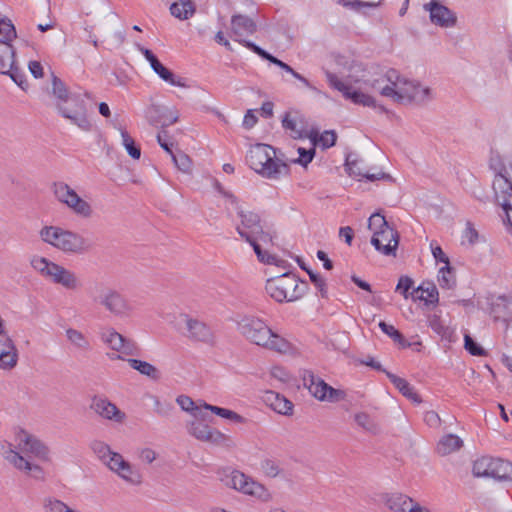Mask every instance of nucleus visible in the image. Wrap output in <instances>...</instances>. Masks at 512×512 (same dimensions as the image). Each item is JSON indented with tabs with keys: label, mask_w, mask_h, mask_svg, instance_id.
Returning a JSON list of instances; mask_svg holds the SVG:
<instances>
[{
	"label": "nucleus",
	"mask_w": 512,
	"mask_h": 512,
	"mask_svg": "<svg viewBox=\"0 0 512 512\" xmlns=\"http://www.w3.org/2000/svg\"><path fill=\"white\" fill-rule=\"evenodd\" d=\"M52 94L57 98L56 109L62 117L70 120L82 131L88 132L92 129L82 96L71 93L65 83L54 73H52Z\"/></svg>",
	"instance_id": "obj_1"
},
{
	"label": "nucleus",
	"mask_w": 512,
	"mask_h": 512,
	"mask_svg": "<svg viewBox=\"0 0 512 512\" xmlns=\"http://www.w3.org/2000/svg\"><path fill=\"white\" fill-rule=\"evenodd\" d=\"M237 215L240 218V224L236 226V231L240 237L252 246L260 262L274 263L275 257L262 250L259 244V242L269 244L273 240L272 233L264 229L260 216L256 212L244 210L241 207H237Z\"/></svg>",
	"instance_id": "obj_2"
},
{
	"label": "nucleus",
	"mask_w": 512,
	"mask_h": 512,
	"mask_svg": "<svg viewBox=\"0 0 512 512\" xmlns=\"http://www.w3.org/2000/svg\"><path fill=\"white\" fill-rule=\"evenodd\" d=\"M246 161L251 169L268 179H279L290 172L289 165L279 159L276 150L268 144L258 143L252 146L246 155Z\"/></svg>",
	"instance_id": "obj_3"
},
{
	"label": "nucleus",
	"mask_w": 512,
	"mask_h": 512,
	"mask_svg": "<svg viewBox=\"0 0 512 512\" xmlns=\"http://www.w3.org/2000/svg\"><path fill=\"white\" fill-rule=\"evenodd\" d=\"M91 302L116 318L129 317L133 307L129 300L117 289L103 282H95L87 289Z\"/></svg>",
	"instance_id": "obj_4"
},
{
	"label": "nucleus",
	"mask_w": 512,
	"mask_h": 512,
	"mask_svg": "<svg viewBox=\"0 0 512 512\" xmlns=\"http://www.w3.org/2000/svg\"><path fill=\"white\" fill-rule=\"evenodd\" d=\"M39 236L43 242L66 254L81 255L91 249V243L83 235L60 226H44Z\"/></svg>",
	"instance_id": "obj_5"
},
{
	"label": "nucleus",
	"mask_w": 512,
	"mask_h": 512,
	"mask_svg": "<svg viewBox=\"0 0 512 512\" xmlns=\"http://www.w3.org/2000/svg\"><path fill=\"white\" fill-rule=\"evenodd\" d=\"M265 290L277 302H294L304 296L308 283L292 273H284L267 280Z\"/></svg>",
	"instance_id": "obj_6"
},
{
	"label": "nucleus",
	"mask_w": 512,
	"mask_h": 512,
	"mask_svg": "<svg viewBox=\"0 0 512 512\" xmlns=\"http://www.w3.org/2000/svg\"><path fill=\"white\" fill-rule=\"evenodd\" d=\"M101 342L111 352L107 357L114 360H126L127 356H137L140 354L138 344L131 338H127L116 331L113 327H105L99 332Z\"/></svg>",
	"instance_id": "obj_7"
},
{
	"label": "nucleus",
	"mask_w": 512,
	"mask_h": 512,
	"mask_svg": "<svg viewBox=\"0 0 512 512\" xmlns=\"http://www.w3.org/2000/svg\"><path fill=\"white\" fill-rule=\"evenodd\" d=\"M188 433L197 440L213 446L232 449L236 442L230 435L210 427L208 424L196 419L186 425Z\"/></svg>",
	"instance_id": "obj_8"
},
{
	"label": "nucleus",
	"mask_w": 512,
	"mask_h": 512,
	"mask_svg": "<svg viewBox=\"0 0 512 512\" xmlns=\"http://www.w3.org/2000/svg\"><path fill=\"white\" fill-rule=\"evenodd\" d=\"M224 482L226 486L243 494L256 497L263 502H268L272 499L270 491L262 483L255 481L252 477L238 470H233L227 475Z\"/></svg>",
	"instance_id": "obj_9"
},
{
	"label": "nucleus",
	"mask_w": 512,
	"mask_h": 512,
	"mask_svg": "<svg viewBox=\"0 0 512 512\" xmlns=\"http://www.w3.org/2000/svg\"><path fill=\"white\" fill-rule=\"evenodd\" d=\"M237 330L250 343L262 347L267 343L271 328L254 315H244L237 322Z\"/></svg>",
	"instance_id": "obj_10"
},
{
	"label": "nucleus",
	"mask_w": 512,
	"mask_h": 512,
	"mask_svg": "<svg viewBox=\"0 0 512 512\" xmlns=\"http://www.w3.org/2000/svg\"><path fill=\"white\" fill-rule=\"evenodd\" d=\"M178 325L181 334L193 342L213 344L215 341V335L211 327L188 314L180 315Z\"/></svg>",
	"instance_id": "obj_11"
},
{
	"label": "nucleus",
	"mask_w": 512,
	"mask_h": 512,
	"mask_svg": "<svg viewBox=\"0 0 512 512\" xmlns=\"http://www.w3.org/2000/svg\"><path fill=\"white\" fill-rule=\"evenodd\" d=\"M304 386L309 392L320 401L338 402L345 397L342 390H338L328 385L322 378L315 375L311 370H304L302 373Z\"/></svg>",
	"instance_id": "obj_12"
},
{
	"label": "nucleus",
	"mask_w": 512,
	"mask_h": 512,
	"mask_svg": "<svg viewBox=\"0 0 512 512\" xmlns=\"http://www.w3.org/2000/svg\"><path fill=\"white\" fill-rule=\"evenodd\" d=\"M18 449L24 454H30L41 462H50L51 453L49 447L38 437L25 429L19 428L15 433Z\"/></svg>",
	"instance_id": "obj_13"
},
{
	"label": "nucleus",
	"mask_w": 512,
	"mask_h": 512,
	"mask_svg": "<svg viewBox=\"0 0 512 512\" xmlns=\"http://www.w3.org/2000/svg\"><path fill=\"white\" fill-rule=\"evenodd\" d=\"M431 99V90L428 87H422L418 83L409 81L399 75L396 84L394 101L397 103L416 102L424 103Z\"/></svg>",
	"instance_id": "obj_14"
},
{
	"label": "nucleus",
	"mask_w": 512,
	"mask_h": 512,
	"mask_svg": "<svg viewBox=\"0 0 512 512\" xmlns=\"http://www.w3.org/2000/svg\"><path fill=\"white\" fill-rule=\"evenodd\" d=\"M2 456L9 464L19 471L25 472L37 480L44 479V471L38 464L31 462L25 456L15 450L11 443L2 445Z\"/></svg>",
	"instance_id": "obj_15"
},
{
	"label": "nucleus",
	"mask_w": 512,
	"mask_h": 512,
	"mask_svg": "<svg viewBox=\"0 0 512 512\" xmlns=\"http://www.w3.org/2000/svg\"><path fill=\"white\" fill-rule=\"evenodd\" d=\"M329 84L343 94L346 99L351 100L354 104L367 107H375V99L365 93L361 87L355 88L350 84L341 81L335 74L327 73Z\"/></svg>",
	"instance_id": "obj_16"
},
{
	"label": "nucleus",
	"mask_w": 512,
	"mask_h": 512,
	"mask_svg": "<svg viewBox=\"0 0 512 512\" xmlns=\"http://www.w3.org/2000/svg\"><path fill=\"white\" fill-rule=\"evenodd\" d=\"M381 500L391 512H431L413 498L402 493H385L381 496Z\"/></svg>",
	"instance_id": "obj_17"
},
{
	"label": "nucleus",
	"mask_w": 512,
	"mask_h": 512,
	"mask_svg": "<svg viewBox=\"0 0 512 512\" xmlns=\"http://www.w3.org/2000/svg\"><path fill=\"white\" fill-rule=\"evenodd\" d=\"M493 190L496 200L502 205L505 211L512 208V161L508 163L506 173L495 175Z\"/></svg>",
	"instance_id": "obj_18"
},
{
	"label": "nucleus",
	"mask_w": 512,
	"mask_h": 512,
	"mask_svg": "<svg viewBox=\"0 0 512 512\" xmlns=\"http://www.w3.org/2000/svg\"><path fill=\"white\" fill-rule=\"evenodd\" d=\"M145 117L149 124L160 126L162 130L176 123L179 119L178 111L173 107L158 104H150L145 110Z\"/></svg>",
	"instance_id": "obj_19"
},
{
	"label": "nucleus",
	"mask_w": 512,
	"mask_h": 512,
	"mask_svg": "<svg viewBox=\"0 0 512 512\" xmlns=\"http://www.w3.org/2000/svg\"><path fill=\"white\" fill-rule=\"evenodd\" d=\"M371 244L380 253L387 256H395L399 245L398 232L391 226L386 227L385 230H380L372 235Z\"/></svg>",
	"instance_id": "obj_20"
},
{
	"label": "nucleus",
	"mask_w": 512,
	"mask_h": 512,
	"mask_svg": "<svg viewBox=\"0 0 512 512\" xmlns=\"http://www.w3.org/2000/svg\"><path fill=\"white\" fill-rule=\"evenodd\" d=\"M19 360L18 349L12 338L5 331H0V369L13 370Z\"/></svg>",
	"instance_id": "obj_21"
},
{
	"label": "nucleus",
	"mask_w": 512,
	"mask_h": 512,
	"mask_svg": "<svg viewBox=\"0 0 512 512\" xmlns=\"http://www.w3.org/2000/svg\"><path fill=\"white\" fill-rule=\"evenodd\" d=\"M398 78V71L395 69H389L385 74L378 78L366 81L364 84L373 90L378 91L382 96L394 99Z\"/></svg>",
	"instance_id": "obj_22"
},
{
	"label": "nucleus",
	"mask_w": 512,
	"mask_h": 512,
	"mask_svg": "<svg viewBox=\"0 0 512 512\" xmlns=\"http://www.w3.org/2000/svg\"><path fill=\"white\" fill-rule=\"evenodd\" d=\"M423 8L430 13V20L435 25L453 27L457 22L455 13L437 1L424 4Z\"/></svg>",
	"instance_id": "obj_23"
},
{
	"label": "nucleus",
	"mask_w": 512,
	"mask_h": 512,
	"mask_svg": "<svg viewBox=\"0 0 512 512\" xmlns=\"http://www.w3.org/2000/svg\"><path fill=\"white\" fill-rule=\"evenodd\" d=\"M241 44H243L245 47L253 51L255 54L260 56L261 58L268 60L270 63L275 64L276 66L280 67L281 69L285 70L286 72L290 73L293 77L301 81L306 87H311L309 81L303 77L301 74L296 72L291 66H289L287 63L281 61L280 59L276 58L275 56L271 55L255 43L247 40H238Z\"/></svg>",
	"instance_id": "obj_24"
},
{
	"label": "nucleus",
	"mask_w": 512,
	"mask_h": 512,
	"mask_svg": "<svg viewBox=\"0 0 512 512\" xmlns=\"http://www.w3.org/2000/svg\"><path fill=\"white\" fill-rule=\"evenodd\" d=\"M91 408L101 417L117 423H122L126 418L125 413L106 398L95 397L92 401Z\"/></svg>",
	"instance_id": "obj_25"
},
{
	"label": "nucleus",
	"mask_w": 512,
	"mask_h": 512,
	"mask_svg": "<svg viewBox=\"0 0 512 512\" xmlns=\"http://www.w3.org/2000/svg\"><path fill=\"white\" fill-rule=\"evenodd\" d=\"M50 281L72 291L78 290L82 287V282L76 273L58 263L55 266V270L52 273Z\"/></svg>",
	"instance_id": "obj_26"
},
{
	"label": "nucleus",
	"mask_w": 512,
	"mask_h": 512,
	"mask_svg": "<svg viewBox=\"0 0 512 512\" xmlns=\"http://www.w3.org/2000/svg\"><path fill=\"white\" fill-rule=\"evenodd\" d=\"M351 155H349L347 158H346V163H345V167H346V171L348 172V174L350 176H353V177H359L360 179L364 178V179H367L369 181H375V180H380V179H385V178H390V176L382 171H379L377 173H368V172H364V169H363V162L361 160H357V159H351Z\"/></svg>",
	"instance_id": "obj_27"
},
{
	"label": "nucleus",
	"mask_w": 512,
	"mask_h": 512,
	"mask_svg": "<svg viewBox=\"0 0 512 512\" xmlns=\"http://www.w3.org/2000/svg\"><path fill=\"white\" fill-rule=\"evenodd\" d=\"M231 28L235 36L244 37L254 34L257 30V25L249 16L237 14L231 18Z\"/></svg>",
	"instance_id": "obj_28"
},
{
	"label": "nucleus",
	"mask_w": 512,
	"mask_h": 512,
	"mask_svg": "<svg viewBox=\"0 0 512 512\" xmlns=\"http://www.w3.org/2000/svg\"><path fill=\"white\" fill-rule=\"evenodd\" d=\"M411 296L414 301L421 300L424 301L426 305H435L439 301V293L437 287L434 283L430 282L422 283L411 293Z\"/></svg>",
	"instance_id": "obj_29"
},
{
	"label": "nucleus",
	"mask_w": 512,
	"mask_h": 512,
	"mask_svg": "<svg viewBox=\"0 0 512 512\" xmlns=\"http://www.w3.org/2000/svg\"><path fill=\"white\" fill-rule=\"evenodd\" d=\"M386 376L404 397L416 404H420L422 402L421 397L414 391V388L407 380L391 372H386Z\"/></svg>",
	"instance_id": "obj_30"
},
{
	"label": "nucleus",
	"mask_w": 512,
	"mask_h": 512,
	"mask_svg": "<svg viewBox=\"0 0 512 512\" xmlns=\"http://www.w3.org/2000/svg\"><path fill=\"white\" fill-rule=\"evenodd\" d=\"M282 126L290 132L294 139H302L306 136L305 125L300 117H292L291 113L286 112L282 118Z\"/></svg>",
	"instance_id": "obj_31"
},
{
	"label": "nucleus",
	"mask_w": 512,
	"mask_h": 512,
	"mask_svg": "<svg viewBox=\"0 0 512 512\" xmlns=\"http://www.w3.org/2000/svg\"><path fill=\"white\" fill-rule=\"evenodd\" d=\"M262 347L280 354H288L291 353L293 350L292 344L284 337L273 332L272 329L270 330L269 339L267 340V343H264Z\"/></svg>",
	"instance_id": "obj_32"
},
{
	"label": "nucleus",
	"mask_w": 512,
	"mask_h": 512,
	"mask_svg": "<svg viewBox=\"0 0 512 512\" xmlns=\"http://www.w3.org/2000/svg\"><path fill=\"white\" fill-rule=\"evenodd\" d=\"M267 400L270 401L271 408L279 414L291 415L293 412V403L283 395L275 392L267 393Z\"/></svg>",
	"instance_id": "obj_33"
},
{
	"label": "nucleus",
	"mask_w": 512,
	"mask_h": 512,
	"mask_svg": "<svg viewBox=\"0 0 512 512\" xmlns=\"http://www.w3.org/2000/svg\"><path fill=\"white\" fill-rule=\"evenodd\" d=\"M497 458L481 457L473 463V475L475 477H491L493 478L494 466L496 465Z\"/></svg>",
	"instance_id": "obj_34"
},
{
	"label": "nucleus",
	"mask_w": 512,
	"mask_h": 512,
	"mask_svg": "<svg viewBox=\"0 0 512 512\" xmlns=\"http://www.w3.org/2000/svg\"><path fill=\"white\" fill-rule=\"evenodd\" d=\"M195 11L196 7L192 0H178L170 6L171 14L180 20L189 19Z\"/></svg>",
	"instance_id": "obj_35"
},
{
	"label": "nucleus",
	"mask_w": 512,
	"mask_h": 512,
	"mask_svg": "<svg viewBox=\"0 0 512 512\" xmlns=\"http://www.w3.org/2000/svg\"><path fill=\"white\" fill-rule=\"evenodd\" d=\"M490 314L495 321L501 320L505 323H508L511 318V313L509 311V305L505 296H499L494 302H492Z\"/></svg>",
	"instance_id": "obj_36"
},
{
	"label": "nucleus",
	"mask_w": 512,
	"mask_h": 512,
	"mask_svg": "<svg viewBox=\"0 0 512 512\" xmlns=\"http://www.w3.org/2000/svg\"><path fill=\"white\" fill-rule=\"evenodd\" d=\"M126 361L132 369L138 371L141 375L152 380H158L160 378V372L154 365L135 358H127Z\"/></svg>",
	"instance_id": "obj_37"
},
{
	"label": "nucleus",
	"mask_w": 512,
	"mask_h": 512,
	"mask_svg": "<svg viewBox=\"0 0 512 512\" xmlns=\"http://www.w3.org/2000/svg\"><path fill=\"white\" fill-rule=\"evenodd\" d=\"M31 267L37 271L41 276L50 280L53 271L55 270V266L57 263L38 255H34L30 259Z\"/></svg>",
	"instance_id": "obj_38"
},
{
	"label": "nucleus",
	"mask_w": 512,
	"mask_h": 512,
	"mask_svg": "<svg viewBox=\"0 0 512 512\" xmlns=\"http://www.w3.org/2000/svg\"><path fill=\"white\" fill-rule=\"evenodd\" d=\"M67 207L76 215L82 218H90L93 214L91 205L82 199L76 192L70 199Z\"/></svg>",
	"instance_id": "obj_39"
},
{
	"label": "nucleus",
	"mask_w": 512,
	"mask_h": 512,
	"mask_svg": "<svg viewBox=\"0 0 512 512\" xmlns=\"http://www.w3.org/2000/svg\"><path fill=\"white\" fill-rule=\"evenodd\" d=\"M67 207L76 215L82 218H90L93 214L91 205L82 199L76 192L70 199Z\"/></svg>",
	"instance_id": "obj_40"
},
{
	"label": "nucleus",
	"mask_w": 512,
	"mask_h": 512,
	"mask_svg": "<svg viewBox=\"0 0 512 512\" xmlns=\"http://www.w3.org/2000/svg\"><path fill=\"white\" fill-rule=\"evenodd\" d=\"M463 446L462 439L455 434H448L441 438L437 450L441 455H448L459 450Z\"/></svg>",
	"instance_id": "obj_41"
},
{
	"label": "nucleus",
	"mask_w": 512,
	"mask_h": 512,
	"mask_svg": "<svg viewBox=\"0 0 512 512\" xmlns=\"http://www.w3.org/2000/svg\"><path fill=\"white\" fill-rule=\"evenodd\" d=\"M429 327L437 333L442 339L451 341L453 336V329L447 326L440 316L434 314L428 318Z\"/></svg>",
	"instance_id": "obj_42"
},
{
	"label": "nucleus",
	"mask_w": 512,
	"mask_h": 512,
	"mask_svg": "<svg viewBox=\"0 0 512 512\" xmlns=\"http://www.w3.org/2000/svg\"><path fill=\"white\" fill-rule=\"evenodd\" d=\"M203 408L211 411L212 413H214L215 415H217L219 417L228 419L234 423L242 424V423L246 422V419L243 416H241L240 414H238L232 410L226 409V408L214 406L211 404H207L205 402L203 403Z\"/></svg>",
	"instance_id": "obj_43"
},
{
	"label": "nucleus",
	"mask_w": 512,
	"mask_h": 512,
	"mask_svg": "<svg viewBox=\"0 0 512 512\" xmlns=\"http://www.w3.org/2000/svg\"><path fill=\"white\" fill-rule=\"evenodd\" d=\"M176 402L182 410L189 412L194 418L204 419V414L202 413L203 404L197 406L195 402L186 395L178 396Z\"/></svg>",
	"instance_id": "obj_44"
},
{
	"label": "nucleus",
	"mask_w": 512,
	"mask_h": 512,
	"mask_svg": "<svg viewBox=\"0 0 512 512\" xmlns=\"http://www.w3.org/2000/svg\"><path fill=\"white\" fill-rule=\"evenodd\" d=\"M493 478L500 481L512 482V463L507 460L497 458L494 466Z\"/></svg>",
	"instance_id": "obj_45"
},
{
	"label": "nucleus",
	"mask_w": 512,
	"mask_h": 512,
	"mask_svg": "<svg viewBox=\"0 0 512 512\" xmlns=\"http://www.w3.org/2000/svg\"><path fill=\"white\" fill-rule=\"evenodd\" d=\"M309 138L314 145L319 143L323 149H327L335 145L337 134L334 130H326L321 135H318L317 132H312Z\"/></svg>",
	"instance_id": "obj_46"
},
{
	"label": "nucleus",
	"mask_w": 512,
	"mask_h": 512,
	"mask_svg": "<svg viewBox=\"0 0 512 512\" xmlns=\"http://www.w3.org/2000/svg\"><path fill=\"white\" fill-rule=\"evenodd\" d=\"M118 477H120L123 481L133 486H139L142 484L143 481V477L140 471L133 465H131L129 462H127L124 470L121 471Z\"/></svg>",
	"instance_id": "obj_47"
},
{
	"label": "nucleus",
	"mask_w": 512,
	"mask_h": 512,
	"mask_svg": "<svg viewBox=\"0 0 512 512\" xmlns=\"http://www.w3.org/2000/svg\"><path fill=\"white\" fill-rule=\"evenodd\" d=\"M90 448L93 451L94 455L105 465L109 458L112 457V454L116 452L112 451L110 446L103 441L93 440L90 443Z\"/></svg>",
	"instance_id": "obj_48"
},
{
	"label": "nucleus",
	"mask_w": 512,
	"mask_h": 512,
	"mask_svg": "<svg viewBox=\"0 0 512 512\" xmlns=\"http://www.w3.org/2000/svg\"><path fill=\"white\" fill-rule=\"evenodd\" d=\"M438 282L443 289H453L456 286V278L454 268L450 265L439 269Z\"/></svg>",
	"instance_id": "obj_49"
},
{
	"label": "nucleus",
	"mask_w": 512,
	"mask_h": 512,
	"mask_svg": "<svg viewBox=\"0 0 512 512\" xmlns=\"http://www.w3.org/2000/svg\"><path fill=\"white\" fill-rule=\"evenodd\" d=\"M75 190L67 183L56 182L53 184V193L56 199L62 204L68 205L70 199L75 194Z\"/></svg>",
	"instance_id": "obj_50"
},
{
	"label": "nucleus",
	"mask_w": 512,
	"mask_h": 512,
	"mask_svg": "<svg viewBox=\"0 0 512 512\" xmlns=\"http://www.w3.org/2000/svg\"><path fill=\"white\" fill-rule=\"evenodd\" d=\"M262 473L269 478H277L283 475V469L280 463L274 459H264L260 463Z\"/></svg>",
	"instance_id": "obj_51"
},
{
	"label": "nucleus",
	"mask_w": 512,
	"mask_h": 512,
	"mask_svg": "<svg viewBox=\"0 0 512 512\" xmlns=\"http://www.w3.org/2000/svg\"><path fill=\"white\" fill-rule=\"evenodd\" d=\"M66 336L67 339L71 342V344H73L77 348L81 350L90 349V342L81 331L69 328L66 330Z\"/></svg>",
	"instance_id": "obj_52"
},
{
	"label": "nucleus",
	"mask_w": 512,
	"mask_h": 512,
	"mask_svg": "<svg viewBox=\"0 0 512 512\" xmlns=\"http://www.w3.org/2000/svg\"><path fill=\"white\" fill-rule=\"evenodd\" d=\"M138 50L143 54L145 59L150 63L151 69L158 75L163 74L166 71V67L158 60L154 53L141 45H137Z\"/></svg>",
	"instance_id": "obj_53"
},
{
	"label": "nucleus",
	"mask_w": 512,
	"mask_h": 512,
	"mask_svg": "<svg viewBox=\"0 0 512 512\" xmlns=\"http://www.w3.org/2000/svg\"><path fill=\"white\" fill-rule=\"evenodd\" d=\"M121 138L122 144L129 156L133 159H139L141 156V149L126 130H121Z\"/></svg>",
	"instance_id": "obj_54"
},
{
	"label": "nucleus",
	"mask_w": 512,
	"mask_h": 512,
	"mask_svg": "<svg viewBox=\"0 0 512 512\" xmlns=\"http://www.w3.org/2000/svg\"><path fill=\"white\" fill-rule=\"evenodd\" d=\"M17 37V32L12 21L8 18L0 19V39L1 41L12 42Z\"/></svg>",
	"instance_id": "obj_55"
},
{
	"label": "nucleus",
	"mask_w": 512,
	"mask_h": 512,
	"mask_svg": "<svg viewBox=\"0 0 512 512\" xmlns=\"http://www.w3.org/2000/svg\"><path fill=\"white\" fill-rule=\"evenodd\" d=\"M171 158L174 162V165L177 167L178 170H180L183 173H190L191 167H192V161L190 157L183 153V152H177L171 154Z\"/></svg>",
	"instance_id": "obj_56"
},
{
	"label": "nucleus",
	"mask_w": 512,
	"mask_h": 512,
	"mask_svg": "<svg viewBox=\"0 0 512 512\" xmlns=\"http://www.w3.org/2000/svg\"><path fill=\"white\" fill-rule=\"evenodd\" d=\"M386 227H390L385 217L379 212L373 213L368 220V228L373 232H379L385 230Z\"/></svg>",
	"instance_id": "obj_57"
},
{
	"label": "nucleus",
	"mask_w": 512,
	"mask_h": 512,
	"mask_svg": "<svg viewBox=\"0 0 512 512\" xmlns=\"http://www.w3.org/2000/svg\"><path fill=\"white\" fill-rule=\"evenodd\" d=\"M127 462L128 461H126L121 454L116 452L112 454V457L109 458L105 466L118 476L121 471L124 470Z\"/></svg>",
	"instance_id": "obj_58"
},
{
	"label": "nucleus",
	"mask_w": 512,
	"mask_h": 512,
	"mask_svg": "<svg viewBox=\"0 0 512 512\" xmlns=\"http://www.w3.org/2000/svg\"><path fill=\"white\" fill-rule=\"evenodd\" d=\"M43 507L46 512H66L70 507L61 500L47 497L43 501Z\"/></svg>",
	"instance_id": "obj_59"
},
{
	"label": "nucleus",
	"mask_w": 512,
	"mask_h": 512,
	"mask_svg": "<svg viewBox=\"0 0 512 512\" xmlns=\"http://www.w3.org/2000/svg\"><path fill=\"white\" fill-rule=\"evenodd\" d=\"M464 348L473 356H486L485 349L478 344L469 334L464 335Z\"/></svg>",
	"instance_id": "obj_60"
},
{
	"label": "nucleus",
	"mask_w": 512,
	"mask_h": 512,
	"mask_svg": "<svg viewBox=\"0 0 512 512\" xmlns=\"http://www.w3.org/2000/svg\"><path fill=\"white\" fill-rule=\"evenodd\" d=\"M307 274L309 275L311 282L320 292L321 297L327 298L328 290L325 279L318 273L313 272L312 270H307Z\"/></svg>",
	"instance_id": "obj_61"
},
{
	"label": "nucleus",
	"mask_w": 512,
	"mask_h": 512,
	"mask_svg": "<svg viewBox=\"0 0 512 512\" xmlns=\"http://www.w3.org/2000/svg\"><path fill=\"white\" fill-rule=\"evenodd\" d=\"M299 157L297 159H294L292 162L296 164H300L303 167H307L309 163L312 162L314 156H315V148L311 149H305L302 147L298 148Z\"/></svg>",
	"instance_id": "obj_62"
},
{
	"label": "nucleus",
	"mask_w": 512,
	"mask_h": 512,
	"mask_svg": "<svg viewBox=\"0 0 512 512\" xmlns=\"http://www.w3.org/2000/svg\"><path fill=\"white\" fill-rule=\"evenodd\" d=\"M6 75H9L10 78L23 90H26L28 88V82L25 79V75L19 70L17 62L14 64V67L11 69V72H7Z\"/></svg>",
	"instance_id": "obj_63"
},
{
	"label": "nucleus",
	"mask_w": 512,
	"mask_h": 512,
	"mask_svg": "<svg viewBox=\"0 0 512 512\" xmlns=\"http://www.w3.org/2000/svg\"><path fill=\"white\" fill-rule=\"evenodd\" d=\"M355 422L367 431H374L376 426L370 416L364 412L357 413L354 417Z\"/></svg>",
	"instance_id": "obj_64"
}]
</instances>
